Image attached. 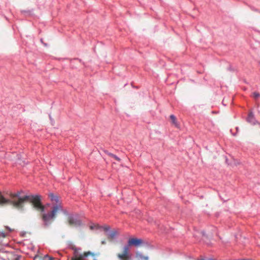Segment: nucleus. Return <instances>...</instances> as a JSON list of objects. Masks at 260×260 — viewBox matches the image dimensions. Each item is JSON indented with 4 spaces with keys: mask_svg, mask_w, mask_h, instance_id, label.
Listing matches in <instances>:
<instances>
[{
    "mask_svg": "<svg viewBox=\"0 0 260 260\" xmlns=\"http://www.w3.org/2000/svg\"><path fill=\"white\" fill-rule=\"evenodd\" d=\"M107 154H108V155L109 156H110V157H112V158H113V157H114V156H115V154H112V153H108Z\"/></svg>",
    "mask_w": 260,
    "mask_h": 260,
    "instance_id": "obj_15",
    "label": "nucleus"
},
{
    "mask_svg": "<svg viewBox=\"0 0 260 260\" xmlns=\"http://www.w3.org/2000/svg\"><path fill=\"white\" fill-rule=\"evenodd\" d=\"M247 120L248 122H249L250 123H252V124L254 123L255 119H254V115L252 112H249V113L248 115L247 118Z\"/></svg>",
    "mask_w": 260,
    "mask_h": 260,
    "instance_id": "obj_9",
    "label": "nucleus"
},
{
    "mask_svg": "<svg viewBox=\"0 0 260 260\" xmlns=\"http://www.w3.org/2000/svg\"><path fill=\"white\" fill-rule=\"evenodd\" d=\"M129 251V248L127 246H124L122 252L117 254V257L120 260H131Z\"/></svg>",
    "mask_w": 260,
    "mask_h": 260,
    "instance_id": "obj_3",
    "label": "nucleus"
},
{
    "mask_svg": "<svg viewBox=\"0 0 260 260\" xmlns=\"http://www.w3.org/2000/svg\"><path fill=\"white\" fill-rule=\"evenodd\" d=\"M103 228L105 231H107L110 230V227L109 226H105Z\"/></svg>",
    "mask_w": 260,
    "mask_h": 260,
    "instance_id": "obj_12",
    "label": "nucleus"
},
{
    "mask_svg": "<svg viewBox=\"0 0 260 260\" xmlns=\"http://www.w3.org/2000/svg\"><path fill=\"white\" fill-rule=\"evenodd\" d=\"M48 260H53V258L52 257H48Z\"/></svg>",
    "mask_w": 260,
    "mask_h": 260,
    "instance_id": "obj_17",
    "label": "nucleus"
},
{
    "mask_svg": "<svg viewBox=\"0 0 260 260\" xmlns=\"http://www.w3.org/2000/svg\"><path fill=\"white\" fill-rule=\"evenodd\" d=\"M253 97L254 99H257L260 96L259 93L257 92H254L252 94Z\"/></svg>",
    "mask_w": 260,
    "mask_h": 260,
    "instance_id": "obj_11",
    "label": "nucleus"
},
{
    "mask_svg": "<svg viewBox=\"0 0 260 260\" xmlns=\"http://www.w3.org/2000/svg\"><path fill=\"white\" fill-rule=\"evenodd\" d=\"M143 244V240L141 239H138L136 238H129L127 242V244L124 246H127L129 248L130 246L139 247Z\"/></svg>",
    "mask_w": 260,
    "mask_h": 260,
    "instance_id": "obj_4",
    "label": "nucleus"
},
{
    "mask_svg": "<svg viewBox=\"0 0 260 260\" xmlns=\"http://www.w3.org/2000/svg\"><path fill=\"white\" fill-rule=\"evenodd\" d=\"M98 225H91V226H90V230H93L94 228H98Z\"/></svg>",
    "mask_w": 260,
    "mask_h": 260,
    "instance_id": "obj_14",
    "label": "nucleus"
},
{
    "mask_svg": "<svg viewBox=\"0 0 260 260\" xmlns=\"http://www.w3.org/2000/svg\"><path fill=\"white\" fill-rule=\"evenodd\" d=\"M19 191L16 193H11L10 204L14 207L19 210H23L25 203L28 202L32 206L33 208L42 213H44L45 206L41 203V197L39 195L24 196L21 197Z\"/></svg>",
    "mask_w": 260,
    "mask_h": 260,
    "instance_id": "obj_1",
    "label": "nucleus"
},
{
    "mask_svg": "<svg viewBox=\"0 0 260 260\" xmlns=\"http://www.w3.org/2000/svg\"><path fill=\"white\" fill-rule=\"evenodd\" d=\"M89 255L94 256V254L90 251L85 252L83 255H80L78 257H73L72 258V260H83V257H87Z\"/></svg>",
    "mask_w": 260,
    "mask_h": 260,
    "instance_id": "obj_7",
    "label": "nucleus"
},
{
    "mask_svg": "<svg viewBox=\"0 0 260 260\" xmlns=\"http://www.w3.org/2000/svg\"><path fill=\"white\" fill-rule=\"evenodd\" d=\"M48 196L53 202V206L49 212L41 214V219L45 226H49L59 213H62L66 215L68 214V211L63 208L58 196L54 195L52 193H49Z\"/></svg>",
    "mask_w": 260,
    "mask_h": 260,
    "instance_id": "obj_2",
    "label": "nucleus"
},
{
    "mask_svg": "<svg viewBox=\"0 0 260 260\" xmlns=\"http://www.w3.org/2000/svg\"><path fill=\"white\" fill-rule=\"evenodd\" d=\"M113 158L118 161H120L121 160V159L115 155L114 157Z\"/></svg>",
    "mask_w": 260,
    "mask_h": 260,
    "instance_id": "obj_13",
    "label": "nucleus"
},
{
    "mask_svg": "<svg viewBox=\"0 0 260 260\" xmlns=\"http://www.w3.org/2000/svg\"><path fill=\"white\" fill-rule=\"evenodd\" d=\"M11 198L9 199L5 198L2 192L0 191V205L4 206L8 204H10Z\"/></svg>",
    "mask_w": 260,
    "mask_h": 260,
    "instance_id": "obj_6",
    "label": "nucleus"
},
{
    "mask_svg": "<svg viewBox=\"0 0 260 260\" xmlns=\"http://www.w3.org/2000/svg\"><path fill=\"white\" fill-rule=\"evenodd\" d=\"M106 244V241L105 240H103L102 241V244L104 245V244Z\"/></svg>",
    "mask_w": 260,
    "mask_h": 260,
    "instance_id": "obj_16",
    "label": "nucleus"
},
{
    "mask_svg": "<svg viewBox=\"0 0 260 260\" xmlns=\"http://www.w3.org/2000/svg\"><path fill=\"white\" fill-rule=\"evenodd\" d=\"M68 223L72 227H78L82 225L81 220L73 216H70L68 217Z\"/></svg>",
    "mask_w": 260,
    "mask_h": 260,
    "instance_id": "obj_5",
    "label": "nucleus"
},
{
    "mask_svg": "<svg viewBox=\"0 0 260 260\" xmlns=\"http://www.w3.org/2000/svg\"><path fill=\"white\" fill-rule=\"evenodd\" d=\"M170 119L171 120L172 123L176 127H179V124L178 123L176 117L174 115H171L170 116Z\"/></svg>",
    "mask_w": 260,
    "mask_h": 260,
    "instance_id": "obj_10",
    "label": "nucleus"
},
{
    "mask_svg": "<svg viewBox=\"0 0 260 260\" xmlns=\"http://www.w3.org/2000/svg\"><path fill=\"white\" fill-rule=\"evenodd\" d=\"M118 234V233L116 230L112 231L107 235L108 239L109 241H112Z\"/></svg>",
    "mask_w": 260,
    "mask_h": 260,
    "instance_id": "obj_8",
    "label": "nucleus"
}]
</instances>
